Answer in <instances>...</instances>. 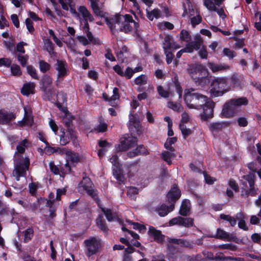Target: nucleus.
Segmentation results:
<instances>
[{"label": "nucleus", "mask_w": 261, "mask_h": 261, "mask_svg": "<svg viewBox=\"0 0 261 261\" xmlns=\"http://www.w3.org/2000/svg\"><path fill=\"white\" fill-rule=\"evenodd\" d=\"M105 22L113 35H116L119 32L127 34L134 30L136 32L139 31V23L135 21L129 14H116L112 17H106Z\"/></svg>", "instance_id": "nucleus-1"}, {"label": "nucleus", "mask_w": 261, "mask_h": 261, "mask_svg": "<svg viewBox=\"0 0 261 261\" xmlns=\"http://www.w3.org/2000/svg\"><path fill=\"white\" fill-rule=\"evenodd\" d=\"M187 71L196 86L204 87L208 84V71L202 64L189 65Z\"/></svg>", "instance_id": "nucleus-2"}, {"label": "nucleus", "mask_w": 261, "mask_h": 261, "mask_svg": "<svg viewBox=\"0 0 261 261\" xmlns=\"http://www.w3.org/2000/svg\"><path fill=\"white\" fill-rule=\"evenodd\" d=\"M207 99L206 96L196 92L194 88H190L185 90L184 99L189 109L200 110Z\"/></svg>", "instance_id": "nucleus-3"}, {"label": "nucleus", "mask_w": 261, "mask_h": 261, "mask_svg": "<svg viewBox=\"0 0 261 261\" xmlns=\"http://www.w3.org/2000/svg\"><path fill=\"white\" fill-rule=\"evenodd\" d=\"M254 173L250 172L249 174L242 176L243 179L240 181L241 186V196L247 198L249 196H255L257 194L258 188L255 187Z\"/></svg>", "instance_id": "nucleus-4"}, {"label": "nucleus", "mask_w": 261, "mask_h": 261, "mask_svg": "<svg viewBox=\"0 0 261 261\" xmlns=\"http://www.w3.org/2000/svg\"><path fill=\"white\" fill-rule=\"evenodd\" d=\"M211 86L210 93L213 97L221 96L230 89L227 79L224 77L214 79Z\"/></svg>", "instance_id": "nucleus-5"}, {"label": "nucleus", "mask_w": 261, "mask_h": 261, "mask_svg": "<svg viewBox=\"0 0 261 261\" xmlns=\"http://www.w3.org/2000/svg\"><path fill=\"white\" fill-rule=\"evenodd\" d=\"M86 248V254L90 257L98 252L101 247V240L96 237H90L84 242Z\"/></svg>", "instance_id": "nucleus-6"}, {"label": "nucleus", "mask_w": 261, "mask_h": 261, "mask_svg": "<svg viewBox=\"0 0 261 261\" xmlns=\"http://www.w3.org/2000/svg\"><path fill=\"white\" fill-rule=\"evenodd\" d=\"M30 166V160L28 158H25L23 161H15V168L13 171L16 180L18 181L20 177L25 176L27 171L28 170Z\"/></svg>", "instance_id": "nucleus-7"}, {"label": "nucleus", "mask_w": 261, "mask_h": 261, "mask_svg": "<svg viewBox=\"0 0 261 261\" xmlns=\"http://www.w3.org/2000/svg\"><path fill=\"white\" fill-rule=\"evenodd\" d=\"M113 69L119 75L125 77L126 79L129 80L132 77L134 73L141 71L143 70V67L138 66L133 69L130 67H127L124 72L122 67L119 65H116L113 67Z\"/></svg>", "instance_id": "nucleus-8"}, {"label": "nucleus", "mask_w": 261, "mask_h": 261, "mask_svg": "<svg viewBox=\"0 0 261 261\" xmlns=\"http://www.w3.org/2000/svg\"><path fill=\"white\" fill-rule=\"evenodd\" d=\"M138 139L137 137L132 136H124L123 140L121 139V144L118 145L116 148L117 151H126L130 148L135 146L137 144Z\"/></svg>", "instance_id": "nucleus-9"}, {"label": "nucleus", "mask_w": 261, "mask_h": 261, "mask_svg": "<svg viewBox=\"0 0 261 261\" xmlns=\"http://www.w3.org/2000/svg\"><path fill=\"white\" fill-rule=\"evenodd\" d=\"M84 189L86 191L87 194L93 198L96 201H99L97 192L92 188V182L90 179L88 177H83V180L81 183Z\"/></svg>", "instance_id": "nucleus-10"}, {"label": "nucleus", "mask_w": 261, "mask_h": 261, "mask_svg": "<svg viewBox=\"0 0 261 261\" xmlns=\"http://www.w3.org/2000/svg\"><path fill=\"white\" fill-rule=\"evenodd\" d=\"M215 107L214 103L208 98L206 100L205 103L202 107L203 112L200 114L201 119L206 120L213 117V109Z\"/></svg>", "instance_id": "nucleus-11"}, {"label": "nucleus", "mask_w": 261, "mask_h": 261, "mask_svg": "<svg viewBox=\"0 0 261 261\" xmlns=\"http://www.w3.org/2000/svg\"><path fill=\"white\" fill-rule=\"evenodd\" d=\"M238 111V108L230 99L223 105L222 115L225 118H231L234 116Z\"/></svg>", "instance_id": "nucleus-12"}, {"label": "nucleus", "mask_w": 261, "mask_h": 261, "mask_svg": "<svg viewBox=\"0 0 261 261\" xmlns=\"http://www.w3.org/2000/svg\"><path fill=\"white\" fill-rule=\"evenodd\" d=\"M194 219L191 218H183L178 216L171 219L169 222L170 225H178L186 227H190L194 225Z\"/></svg>", "instance_id": "nucleus-13"}, {"label": "nucleus", "mask_w": 261, "mask_h": 261, "mask_svg": "<svg viewBox=\"0 0 261 261\" xmlns=\"http://www.w3.org/2000/svg\"><path fill=\"white\" fill-rule=\"evenodd\" d=\"M90 7L95 15L104 17L105 12L103 10V4L100 3V0H89Z\"/></svg>", "instance_id": "nucleus-14"}, {"label": "nucleus", "mask_w": 261, "mask_h": 261, "mask_svg": "<svg viewBox=\"0 0 261 261\" xmlns=\"http://www.w3.org/2000/svg\"><path fill=\"white\" fill-rule=\"evenodd\" d=\"M16 118L13 112H8L4 109H0V124H9Z\"/></svg>", "instance_id": "nucleus-15"}, {"label": "nucleus", "mask_w": 261, "mask_h": 261, "mask_svg": "<svg viewBox=\"0 0 261 261\" xmlns=\"http://www.w3.org/2000/svg\"><path fill=\"white\" fill-rule=\"evenodd\" d=\"M203 44V40L200 35H196L195 37V40L189 42L186 46V50L188 53H191L194 50H197L200 48Z\"/></svg>", "instance_id": "nucleus-16"}, {"label": "nucleus", "mask_w": 261, "mask_h": 261, "mask_svg": "<svg viewBox=\"0 0 261 261\" xmlns=\"http://www.w3.org/2000/svg\"><path fill=\"white\" fill-rule=\"evenodd\" d=\"M55 66L56 69L58 71V80L57 81V85H58L57 82L59 79L67 75V64L64 61L57 60Z\"/></svg>", "instance_id": "nucleus-17"}, {"label": "nucleus", "mask_w": 261, "mask_h": 261, "mask_svg": "<svg viewBox=\"0 0 261 261\" xmlns=\"http://www.w3.org/2000/svg\"><path fill=\"white\" fill-rule=\"evenodd\" d=\"M181 196L180 191L176 185H174L167 194V199L169 202L173 203L178 199Z\"/></svg>", "instance_id": "nucleus-18"}, {"label": "nucleus", "mask_w": 261, "mask_h": 261, "mask_svg": "<svg viewBox=\"0 0 261 261\" xmlns=\"http://www.w3.org/2000/svg\"><path fill=\"white\" fill-rule=\"evenodd\" d=\"M149 154L147 149L143 145H138L136 148L127 153V156L132 158L138 155H146Z\"/></svg>", "instance_id": "nucleus-19"}, {"label": "nucleus", "mask_w": 261, "mask_h": 261, "mask_svg": "<svg viewBox=\"0 0 261 261\" xmlns=\"http://www.w3.org/2000/svg\"><path fill=\"white\" fill-rule=\"evenodd\" d=\"M163 48L164 51L174 50L179 48V46L173 42L172 38L170 36L165 37L163 43Z\"/></svg>", "instance_id": "nucleus-20"}, {"label": "nucleus", "mask_w": 261, "mask_h": 261, "mask_svg": "<svg viewBox=\"0 0 261 261\" xmlns=\"http://www.w3.org/2000/svg\"><path fill=\"white\" fill-rule=\"evenodd\" d=\"M149 236L153 238L155 241L158 243H162L164 241L165 236L162 234L160 230L156 229L153 226H150L148 231Z\"/></svg>", "instance_id": "nucleus-21"}, {"label": "nucleus", "mask_w": 261, "mask_h": 261, "mask_svg": "<svg viewBox=\"0 0 261 261\" xmlns=\"http://www.w3.org/2000/svg\"><path fill=\"white\" fill-rule=\"evenodd\" d=\"M78 11L82 15L84 21L92 22L94 18L89 10L84 6H80L78 8Z\"/></svg>", "instance_id": "nucleus-22"}, {"label": "nucleus", "mask_w": 261, "mask_h": 261, "mask_svg": "<svg viewBox=\"0 0 261 261\" xmlns=\"http://www.w3.org/2000/svg\"><path fill=\"white\" fill-rule=\"evenodd\" d=\"M191 203L189 200L185 199L180 205L179 214L182 216H187L190 214Z\"/></svg>", "instance_id": "nucleus-23"}, {"label": "nucleus", "mask_w": 261, "mask_h": 261, "mask_svg": "<svg viewBox=\"0 0 261 261\" xmlns=\"http://www.w3.org/2000/svg\"><path fill=\"white\" fill-rule=\"evenodd\" d=\"M35 86V84L33 82L25 83L21 89V93L26 96L34 94Z\"/></svg>", "instance_id": "nucleus-24"}, {"label": "nucleus", "mask_w": 261, "mask_h": 261, "mask_svg": "<svg viewBox=\"0 0 261 261\" xmlns=\"http://www.w3.org/2000/svg\"><path fill=\"white\" fill-rule=\"evenodd\" d=\"M174 208V204L173 203H171L169 206L163 204L160 207L156 208V211L160 216L164 217L167 215L169 212L172 211Z\"/></svg>", "instance_id": "nucleus-25"}, {"label": "nucleus", "mask_w": 261, "mask_h": 261, "mask_svg": "<svg viewBox=\"0 0 261 261\" xmlns=\"http://www.w3.org/2000/svg\"><path fill=\"white\" fill-rule=\"evenodd\" d=\"M207 66L214 73L226 70L230 68L227 65L216 64L212 62H208Z\"/></svg>", "instance_id": "nucleus-26"}, {"label": "nucleus", "mask_w": 261, "mask_h": 261, "mask_svg": "<svg viewBox=\"0 0 261 261\" xmlns=\"http://www.w3.org/2000/svg\"><path fill=\"white\" fill-rule=\"evenodd\" d=\"M96 223L97 227L101 231L105 234L108 233L109 229L102 216L99 215L98 216L96 219Z\"/></svg>", "instance_id": "nucleus-27"}, {"label": "nucleus", "mask_w": 261, "mask_h": 261, "mask_svg": "<svg viewBox=\"0 0 261 261\" xmlns=\"http://www.w3.org/2000/svg\"><path fill=\"white\" fill-rule=\"evenodd\" d=\"M24 115L23 119L19 122L20 125L21 126H24V125H28V126H32L33 124L34 120L31 114H29L27 111L26 108H24Z\"/></svg>", "instance_id": "nucleus-28"}, {"label": "nucleus", "mask_w": 261, "mask_h": 261, "mask_svg": "<svg viewBox=\"0 0 261 261\" xmlns=\"http://www.w3.org/2000/svg\"><path fill=\"white\" fill-rule=\"evenodd\" d=\"M227 126V124L224 122H214L209 125L210 130L213 133H218Z\"/></svg>", "instance_id": "nucleus-29"}, {"label": "nucleus", "mask_w": 261, "mask_h": 261, "mask_svg": "<svg viewBox=\"0 0 261 261\" xmlns=\"http://www.w3.org/2000/svg\"><path fill=\"white\" fill-rule=\"evenodd\" d=\"M187 6L188 10L187 9L186 5L185 4H183L184 11L182 14V16L185 17L186 15H188V17L190 18L192 16H196V12H198L197 10H195L193 9L192 4L190 2L187 3Z\"/></svg>", "instance_id": "nucleus-30"}, {"label": "nucleus", "mask_w": 261, "mask_h": 261, "mask_svg": "<svg viewBox=\"0 0 261 261\" xmlns=\"http://www.w3.org/2000/svg\"><path fill=\"white\" fill-rule=\"evenodd\" d=\"M65 153L66 155V162L69 164V163L71 164L77 163L80 161V156L78 153L71 151H66Z\"/></svg>", "instance_id": "nucleus-31"}, {"label": "nucleus", "mask_w": 261, "mask_h": 261, "mask_svg": "<svg viewBox=\"0 0 261 261\" xmlns=\"http://www.w3.org/2000/svg\"><path fill=\"white\" fill-rule=\"evenodd\" d=\"M63 123L67 128V131L70 136L71 139L73 140H74L76 138V134L74 130L72 121L69 119H65L63 121Z\"/></svg>", "instance_id": "nucleus-32"}, {"label": "nucleus", "mask_w": 261, "mask_h": 261, "mask_svg": "<svg viewBox=\"0 0 261 261\" xmlns=\"http://www.w3.org/2000/svg\"><path fill=\"white\" fill-rule=\"evenodd\" d=\"M118 92V88L115 87L113 89V95L112 96L109 97V96L106 93H103V97L105 100L109 101L110 102V104L111 105H113V101L116 99H118L120 97Z\"/></svg>", "instance_id": "nucleus-33"}, {"label": "nucleus", "mask_w": 261, "mask_h": 261, "mask_svg": "<svg viewBox=\"0 0 261 261\" xmlns=\"http://www.w3.org/2000/svg\"><path fill=\"white\" fill-rule=\"evenodd\" d=\"M52 79L51 77L47 74L44 75L40 81V89H45L46 88L50 87L52 86Z\"/></svg>", "instance_id": "nucleus-34"}, {"label": "nucleus", "mask_w": 261, "mask_h": 261, "mask_svg": "<svg viewBox=\"0 0 261 261\" xmlns=\"http://www.w3.org/2000/svg\"><path fill=\"white\" fill-rule=\"evenodd\" d=\"M176 156V154L173 152L168 151H164L161 154L162 159L167 163L168 165L172 164L171 159H173Z\"/></svg>", "instance_id": "nucleus-35"}, {"label": "nucleus", "mask_w": 261, "mask_h": 261, "mask_svg": "<svg viewBox=\"0 0 261 261\" xmlns=\"http://www.w3.org/2000/svg\"><path fill=\"white\" fill-rule=\"evenodd\" d=\"M101 211L105 214L107 220L109 222L114 221L117 218L115 213H113L111 209L100 207Z\"/></svg>", "instance_id": "nucleus-36"}, {"label": "nucleus", "mask_w": 261, "mask_h": 261, "mask_svg": "<svg viewBox=\"0 0 261 261\" xmlns=\"http://www.w3.org/2000/svg\"><path fill=\"white\" fill-rule=\"evenodd\" d=\"M212 4H211L210 6L211 8H210L208 6H207L206 5H205L204 6L206 7V8L211 11H216L217 12L218 14L220 16L222 17L223 18H224L226 15L225 14L224 10L223 8L218 9L216 8V6H217L215 4V3L214 1H212Z\"/></svg>", "instance_id": "nucleus-37"}, {"label": "nucleus", "mask_w": 261, "mask_h": 261, "mask_svg": "<svg viewBox=\"0 0 261 261\" xmlns=\"http://www.w3.org/2000/svg\"><path fill=\"white\" fill-rule=\"evenodd\" d=\"M128 127L131 132L139 133L140 128V124L139 122L135 120L133 118H129Z\"/></svg>", "instance_id": "nucleus-38"}, {"label": "nucleus", "mask_w": 261, "mask_h": 261, "mask_svg": "<svg viewBox=\"0 0 261 261\" xmlns=\"http://www.w3.org/2000/svg\"><path fill=\"white\" fill-rule=\"evenodd\" d=\"M231 100L238 109L242 106L247 105L248 103V99L245 97L232 98Z\"/></svg>", "instance_id": "nucleus-39"}, {"label": "nucleus", "mask_w": 261, "mask_h": 261, "mask_svg": "<svg viewBox=\"0 0 261 261\" xmlns=\"http://www.w3.org/2000/svg\"><path fill=\"white\" fill-rule=\"evenodd\" d=\"M147 17L150 21H152L153 18H159L161 15V11L159 9H154L153 10L149 11L146 9Z\"/></svg>", "instance_id": "nucleus-40"}, {"label": "nucleus", "mask_w": 261, "mask_h": 261, "mask_svg": "<svg viewBox=\"0 0 261 261\" xmlns=\"http://www.w3.org/2000/svg\"><path fill=\"white\" fill-rule=\"evenodd\" d=\"M238 258H234L231 256H225L223 255V253L221 252H219L216 253V255L214 256V260H222V261H237L239 260Z\"/></svg>", "instance_id": "nucleus-41"}, {"label": "nucleus", "mask_w": 261, "mask_h": 261, "mask_svg": "<svg viewBox=\"0 0 261 261\" xmlns=\"http://www.w3.org/2000/svg\"><path fill=\"white\" fill-rule=\"evenodd\" d=\"M177 141L176 137H172L168 138L166 142L165 143L164 147L169 151L174 152L175 149L172 146V145L174 144Z\"/></svg>", "instance_id": "nucleus-42"}, {"label": "nucleus", "mask_w": 261, "mask_h": 261, "mask_svg": "<svg viewBox=\"0 0 261 261\" xmlns=\"http://www.w3.org/2000/svg\"><path fill=\"white\" fill-rule=\"evenodd\" d=\"M216 238L219 239L227 240L228 241L231 240L230 234L228 232L220 228L217 229Z\"/></svg>", "instance_id": "nucleus-43"}, {"label": "nucleus", "mask_w": 261, "mask_h": 261, "mask_svg": "<svg viewBox=\"0 0 261 261\" xmlns=\"http://www.w3.org/2000/svg\"><path fill=\"white\" fill-rule=\"evenodd\" d=\"M71 172V167L68 162L64 165L60 166V175L64 177L65 175L69 174Z\"/></svg>", "instance_id": "nucleus-44"}, {"label": "nucleus", "mask_w": 261, "mask_h": 261, "mask_svg": "<svg viewBox=\"0 0 261 261\" xmlns=\"http://www.w3.org/2000/svg\"><path fill=\"white\" fill-rule=\"evenodd\" d=\"M135 83L139 86L146 85L148 82V77L145 74H141L135 79Z\"/></svg>", "instance_id": "nucleus-45"}, {"label": "nucleus", "mask_w": 261, "mask_h": 261, "mask_svg": "<svg viewBox=\"0 0 261 261\" xmlns=\"http://www.w3.org/2000/svg\"><path fill=\"white\" fill-rule=\"evenodd\" d=\"M28 141L27 139H24L21 141L19 145L17 146L16 149L17 152L20 154L23 153L25 151V148L28 147Z\"/></svg>", "instance_id": "nucleus-46"}, {"label": "nucleus", "mask_w": 261, "mask_h": 261, "mask_svg": "<svg viewBox=\"0 0 261 261\" xmlns=\"http://www.w3.org/2000/svg\"><path fill=\"white\" fill-rule=\"evenodd\" d=\"M220 217L221 219L229 222L230 225L232 227L234 226L237 224L236 219L230 215L222 214L220 215Z\"/></svg>", "instance_id": "nucleus-47"}, {"label": "nucleus", "mask_w": 261, "mask_h": 261, "mask_svg": "<svg viewBox=\"0 0 261 261\" xmlns=\"http://www.w3.org/2000/svg\"><path fill=\"white\" fill-rule=\"evenodd\" d=\"M189 19L191 20V24L193 27L199 24L202 21V17L200 15L199 12H196V16H192Z\"/></svg>", "instance_id": "nucleus-48"}, {"label": "nucleus", "mask_w": 261, "mask_h": 261, "mask_svg": "<svg viewBox=\"0 0 261 261\" xmlns=\"http://www.w3.org/2000/svg\"><path fill=\"white\" fill-rule=\"evenodd\" d=\"M34 234V230L32 227H29L24 231V242H28L30 241Z\"/></svg>", "instance_id": "nucleus-49"}, {"label": "nucleus", "mask_w": 261, "mask_h": 261, "mask_svg": "<svg viewBox=\"0 0 261 261\" xmlns=\"http://www.w3.org/2000/svg\"><path fill=\"white\" fill-rule=\"evenodd\" d=\"M54 201L51 200H47L46 203V206L49 207V217L51 218H54L56 216V207L53 206Z\"/></svg>", "instance_id": "nucleus-50"}, {"label": "nucleus", "mask_w": 261, "mask_h": 261, "mask_svg": "<svg viewBox=\"0 0 261 261\" xmlns=\"http://www.w3.org/2000/svg\"><path fill=\"white\" fill-rule=\"evenodd\" d=\"M179 128L185 139L192 133V130L190 128H187L186 126L184 124H179Z\"/></svg>", "instance_id": "nucleus-51"}, {"label": "nucleus", "mask_w": 261, "mask_h": 261, "mask_svg": "<svg viewBox=\"0 0 261 261\" xmlns=\"http://www.w3.org/2000/svg\"><path fill=\"white\" fill-rule=\"evenodd\" d=\"M180 38L182 41L189 42L191 40V36L189 32L186 30H182L180 33Z\"/></svg>", "instance_id": "nucleus-52"}, {"label": "nucleus", "mask_w": 261, "mask_h": 261, "mask_svg": "<svg viewBox=\"0 0 261 261\" xmlns=\"http://www.w3.org/2000/svg\"><path fill=\"white\" fill-rule=\"evenodd\" d=\"M44 43L46 50L50 55L52 54L54 52V45L52 42L49 39H47L44 41Z\"/></svg>", "instance_id": "nucleus-53"}, {"label": "nucleus", "mask_w": 261, "mask_h": 261, "mask_svg": "<svg viewBox=\"0 0 261 261\" xmlns=\"http://www.w3.org/2000/svg\"><path fill=\"white\" fill-rule=\"evenodd\" d=\"M40 70L43 73H45L50 69V65L43 60L39 62Z\"/></svg>", "instance_id": "nucleus-54"}, {"label": "nucleus", "mask_w": 261, "mask_h": 261, "mask_svg": "<svg viewBox=\"0 0 261 261\" xmlns=\"http://www.w3.org/2000/svg\"><path fill=\"white\" fill-rule=\"evenodd\" d=\"M242 80V77L241 76L233 74L232 75L231 77V83L234 86H239L241 85V83Z\"/></svg>", "instance_id": "nucleus-55"}, {"label": "nucleus", "mask_w": 261, "mask_h": 261, "mask_svg": "<svg viewBox=\"0 0 261 261\" xmlns=\"http://www.w3.org/2000/svg\"><path fill=\"white\" fill-rule=\"evenodd\" d=\"M27 71L28 73L32 76V78L36 80L39 79V76L36 72V70L32 66H28Z\"/></svg>", "instance_id": "nucleus-56"}, {"label": "nucleus", "mask_w": 261, "mask_h": 261, "mask_svg": "<svg viewBox=\"0 0 261 261\" xmlns=\"http://www.w3.org/2000/svg\"><path fill=\"white\" fill-rule=\"evenodd\" d=\"M223 53L224 55L228 57L229 59H233L237 55V54L235 51L228 48H224L223 49Z\"/></svg>", "instance_id": "nucleus-57"}, {"label": "nucleus", "mask_w": 261, "mask_h": 261, "mask_svg": "<svg viewBox=\"0 0 261 261\" xmlns=\"http://www.w3.org/2000/svg\"><path fill=\"white\" fill-rule=\"evenodd\" d=\"M12 74L15 76H20L21 74L20 67L16 64H13L11 67Z\"/></svg>", "instance_id": "nucleus-58"}, {"label": "nucleus", "mask_w": 261, "mask_h": 261, "mask_svg": "<svg viewBox=\"0 0 261 261\" xmlns=\"http://www.w3.org/2000/svg\"><path fill=\"white\" fill-rule=\"evenodd\" d=\"M157 91L160 96L162 97L168 98L169 96V93L167 91L165 90L161 85L157 87Z\"/></svg>", "instance_id": "nucleus-59"}, {"label": "nucleus", "mask_w": 261, "mask_h": 261, "mask_svg": "<svg viewBox=\"0 0 261 261\" xmlns=\"http://www.w3.org/2000/svg\"><path fill=\"white\" fill-rule=\"evenodd\" d=\"M49 167L50 169V170L51 172H53L54 174L58 175H60V167H58V166H56L54 162H50L49 163Z\"/></svg>", "instance_id": "nucleus-60"}, {"label": "nucleus", "mask_w": 261, "mask_h": 261, "mask_svg": "<svg viewBox=\"0 0 261 261\" xmlns=\"http://www.w3.org/2000/svg\"><path fill=\"white\" fill-rule=\"evenodd\" d=\"M138 193L139 190L137 188L134 187H130L128 188L127 195L132 198H133V197L137 195Z\"/></svg>", "instance_id": "nucleus-61"}, {"label": "nucleus", "mask_w": 261, "mask_h": 261, "mask_svg": "<svg viewBox=\"0 0 261 261\" xmlns=\"http://www.w3.org/2000/svg\"><path fill=\"white\" fill-rule=\"evenodd\" d=\"M174 50H166L164 51L165 54L166 55V62L168 64H170L173 60L174 55L172 53Z\"/></svg>", "instance_id": "nucleus-62"}, {"label": "nucleus", "mask_w": 261, "mask_h": 261, "mask_svg": "<svg viewBox=\"0 0 261 261\" xmlns=\"http://www.w3.org/2000/svg\"><path fill=\"white\" fill-rule=\"evenodd\" d=\"M169 242L171 243L180 245L181 246H186L188 242L183 239H170Z\"/></svg>", "instance_id": "nucleus-63"}, {"label": "nucleus", "mask_w": 261, "mask_h": 261, "mask_svg": "<svg viewBox=\"0 0 261 261\" xmlns=\"http://www.w3.org/2000/svg\"><path fill=\"white\" fill-rule=\"evenodd\" d=\"M132 224L133 225L134 229L139 230L141 233L145 232L146 228L144 225H142L136 222H133Z\"/></svg>", "instance_id": "nucleus-64"}]
</instances>
